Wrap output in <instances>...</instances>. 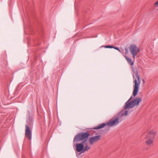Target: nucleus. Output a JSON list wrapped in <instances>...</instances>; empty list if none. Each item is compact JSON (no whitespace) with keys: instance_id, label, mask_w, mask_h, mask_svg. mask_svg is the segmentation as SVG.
Instances as JSON below:
<instances>
[{"instance_id":"f257e3e1","label":"nucleus","mask_w":158,"mask_h":158,"mask_svg":"<svg viewBox=\"0 0 158 158\" xmlns=\"http://www.w3.org/2000/svg\"><path fill=\"white\" fill-rule=\"evenodd\" d=\"M133 96H135L138 92L139 88L141 84V81L140 79L139 76L137 73L136 74V77L133 76Z\"/></svg>"},{"instance_id":"f03ea898","label":"nucleus","mask_w":158,"mask_h":158,"mask_svg":"<svg viewBox=\"0 0 158 158\" xmlns=\"http://www.w3.org/2000/svg\"><path fill=\"white\" fill-rule=\"evenodd\" d=\"M156 134V132L154 130L149 131L145 139L146 144L148 146H151L153 144L154 140Z\"/></svg>"},{"instance_id":"7ed1b4c3","label":"nucleus","mask_w":158,"mask_h":158,"mask_svg":"<svg viewBox=\"0 0 158 158\" xmlns=\"http://www.w3.org/2000/svg\"><path fill=\"white\" fill-rule=\"evenodd\" d=\"M119 122V120L118 118L114 117L110 120L106 124L104 123L100 124L98 126L94 127V129H100L104 127L106 125L110 127L114 126L117 125L118 123Z\"/></svg>"},{"instance_id":"20e7f679","label":"nucleus","mask_w":158,"mask_h":158,"mask_svg":"<svg viewBox=\"0 0 158 158\" xmlns=\"http://www.w3.org/2000/svg\"><path fill=\"white\" fill-rule=\"evenodd\" d=\"M132 98L131 96L125 104V108H130L135 106H138L142 101L141 98H137L131 101H130Z\"/></svg>"},{"instance_id":"39448f33","label":"nucleus","mask_w":158,"mask_h":158,"mask_svg":"<svg viewBox=\"0 0 158 158\" xmlns=\"http://www.w3.org/2000/svg\"><path fill=\"white\" fill-rule=\"evenodd\" d=\"M130 51L132 56L134 59L139 52V49L136 45L134 44H131L129 47Z\"/></svg>"},{"instance_id":"423d86ee","label":"nucleus","mask_w":158,"mask_h":158,"mask_svg":"<svg viewBox=\"0 0 158 158\" xmlns=\"http://www.w3.org/2000/svg\"><path fill=\"white\" fill-rule=\"evenodd\" d=\"M89 133L86 132L81 133L78 134L74 138V142L79 141L82 140L87 138L89 136Z\"/></svg>"},{"instance_id":"0eeeda50","label":"nucleus","mask_w":158,"mask_h":158,"mask_svg":"<svg viewBox=\"0 0 158 158\" xmlns=\"http://www.w3.org/2000/svg\"><path fill=\"white\" fill-rule=\"evenodd\" d=\"M25 136L29 139H31V132L29 127L26 125V129L25 132Z\"/></svg>"},{"instance_id":"6e6552de","label":"nucleus","mask_w":158,"mask_h":158,"mask_svg":"<svg viewBox=\"0 0 158 158\" xmlns=\"http://www.w3.org/2000/svg\"><path fill=\"white\" fill-rule=\"evenodd\" d=\"M100 135H97L90 138L89 139V142L91 145L100 140Z\"/></svg>"},{"instance_id":"1a4fd4ad","label":"nucleus","mask_w":158,"mask_h":158,"mask_svg":"<svg viewBox=\"0 0 158 158\" xmlns=\"http://www.w3.org/2000/svg\"><path fill=\"white\" fill-rule=\"evenodd\" d=\"M77 151L78 152H81L84 148V146L82 143H77L76 145Z\"/></svg>"},{"instance_id":"9d476101","label":"nucleus","mask_w":158,"mask_h":158,"mask_svg":"<svg viewBox=\"0 0 158 158\" xmlns=\"http://www.w3.org/2000/svg\"><path fill=\"white\" fill-rule=\"evenodd\" d=\"M128 108H125V106L124 108L119 113V115L120 116H126L127 115L128 113V111L127 109Z\"/></svg>"},{"instance_id":"9b49d317","label":"nucleus","mask_w":158,"mask_h":158,"mask_svg":"<svg viewBox=\"0 0 158 158\" xmlns=\"http://www.w3.org/2000/svg\"><path fill=\"white\" fill-rule=\"evenodd\" d=\"M104 47L105 48H113L116 50H117L119 52H120L121 53L122 52L117 47H114L112 46H111V45H107V46H102L101 47Z\"/></svg>"},{"instance_id":"f8f14e48","label":"nucleus","mask_w":158,"mask_h":158,"mask_svg":"<svg viewBox=\"0 0 158 158\" xmlns=\"http://www.w3.org/2000/svg\"><path fill=\"white\" fill-rule=\"evenodd\" d=\"M124 57L126 58V60H127L128 63L130 65H133L134 63L132 61V60L131 58H129L126 56H124Z\"/></svg>"},{"instance_id":"ddd939ff","label":"nucleus","mask_w":158,"mask_h":158,"mask_svg":"<svg viewBox=\"0 0 158 158\" xmlns=\"http://www.w3.org/2000/svg\"><path fill=\"white\" fill-rule=\"evenodd\" d=\"M90 148V146H89L87 144H86L85 146V147L84 148L83 151L88 150Z\"/></svg>"},{"instance_id":"4468645a","label":"nucleus","mask_w":158,"mask_h":158,"mask_svg":"<svg viewBox=\"0 0 158 158\" xmlns=\"http://www.w3.org/2000/svg\"><path fill=\"white\" fill-rule=\"evenodd\" d=\"M154 5L155 7H158V0L155 2Z\"/></svg>"},{"instance_id":"2eb2a0df","label":"nucleus","mask_w":158,"mask_h":158,"mask_svg":"<svg viewBox=\"0 0 158 158\" xmlns=\"http://www.w3.org/2000/svg\"><path fill=\"white\" fill-rule=\"evenodd\" d=\"M125 54H127L128 52V49L127 48H125Z\"/></svg>"},{"instance_id":"dca6fc26","label":"nucleus","mask_w":158,"mask_h":158,"mask_svg":"<svg viewBox=\"0 0 158 158\" xmlns=\"http://www.w3.org/2000/svg\"><path fill=\"white\" fill-rule=\"evenodd\" d=\"M143 82L144 83L145 82V81H144V80L143 79Z\"/></svg>"}]
</instances>
